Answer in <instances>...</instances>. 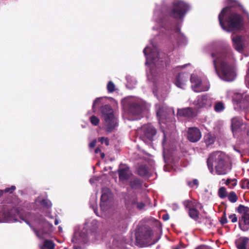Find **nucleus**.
I'll use <instances>...</instances> for the list:
<instances>
[{"label": "nucleus", "mask_w": 249, "mask_h": 249, "mask_svg": "<svg viewBox=\"0 0 249 249\" xmlns=\"http://www.w3.org/2000/svg\"><path fill=\"white\" fill-rule=\"evenodd\" d=\"M187 79L188 76H185L183 74H179L176 78L175 84L178 88H183Z\"/></svg>", "instance_id": "nucleus-19"}, {"label": "nucleus", "mask_w": 249, "mask_h": 249, "mask_svg": "<svg viewBox=\"0 0 249 249\" xmlns=\"http://www.w3.org/2000/svg\"><path fill=\"white\" fill-rule=\"evenodd\" d=\"M99 152H101V149L99 148H96L95 149V153H98Z\"/></svg>", "instance_id": "nucleus-46"}, {"label": "nucleus", "mask_w": 249, "mask_h": 249, "mask_svg": "<svg viewBox=\"0 0 249 249\" xmlns=\"http://www.w3.org/2000/svg\"><path fill=\"white\" fill-rule=\"evenodd\" d=\"M103 117L105 120V125L106 130L110 132L115 128L116 125V119L113 114V111L111 107L108 105H105L101 108Z\"/></svg>", "instance_id": "nucleus-4"}, {"label": "nucleus", "mask_w": 249, "mask_h": 249, "mask_svg": "<svg viewBox=\"0 0 249 249\" xmlns=\"http://www.w3.org/2000/svg\"><path fill=\"white\" fill-rule=\"evenodd\" d=\"M224 109V106L222 102L216 103L214 105V110L216 112H220Z\"/></svg>", "instance_id": "nucleus-30"}, {"label": "nucleus", "mask_w": 249, "mask_h": 249, "mask_svg": "<svg viewBox=\"0 0 249 249\" xmlns=\"http://www.w3.org/2000/svg\"><path fill=\"white\" fill-rule=\"evenodd\" d=\"M230 9L229 7H226L224 8L222 11L220 13L218 18L220 24L222 28L223 27V20L224 19V17L227 13H228L230 12Z\"/></svg>", "instance_id": "nucleus-23"}, {"label": "nucleus", "mask_w": 249, "mask_h": 249, "mask_svg": "<svg viewBox=\"0 0 249 249\" xmlns=\"http://www.w3.org/2000/svg\"><path fill=\"white\" fill-rule=\"evenodd\" d=\"M196 249H210L206 246H201L198 247V248H197Z\"/></svg>", "instance_id": "nucleus-45"}, {"label": "nucleus", "mask_w": 249, "mask_h": 249, "mask_svg": "<svg viewBox=\"0 0 249 249\" xmlns=\"http://www.w3.org/2000/svg\"><path fill=\"white\" fill-rule=\"evenodd\" d=\"M157 114L158 117L161 118L164 114V108L160 105H156Z\"/></svg>", "instance_id": "nucleus-29"}, {"label": "nucleus", "mask_w": 249, "mask_h": 249, "mask_svg": "<svg viewBox=\"0 0 249 249\" xmlns=\"http://www.w3.org/2000/svg\"><path fill=\"white\" fill-rule=\"evenodd\" d=\"M241 16L235 13H232L229 16L227 20L228 28L230 31L239 30L242 25Z\"/></svg>", "instance_id": "nucleus-7"}, {"label": "nucleus", "mask_w": 249, "mask_h": 249, "mask_svg": "<svg viewBox=\"0 0 249 249\" xmlns=\"http://www.w3.org/2000/svg\"><path fill=\"white\" fill-rule=\"evenodd\" d=\"M182 246L181 245L173 247V249H181Z\"/></svg>", "instance_id": "nucleus-44"}, {"label": "nucleus", "mask_w": 249, "mask_h": 249, "mask_svg": "<svg viewBox=\"0 0 249 249\" xmlns=\"http://www.w3.org/2000/svg\"><path fill=\"white\" fill-rule=\"evenodd\" d=\"M125 206L128 210L132 211L135 208L139 210H142L144 207L145 204L142 202H138L136 197L132 196L126 201Z\"/></svg>", "instance_id": "nucleus-12"}, {"label": "nucleus", "mask_w": 249, "mask_h": 249, "mask_svg": "<svg viewBox=\"0 0 249 249\" xmlns=\"http://www.w3.org/2000/svg\"><path fill=\"white\" fill-rule=\"evenodd\" d=\"M235 244L238 249H249V238L240 237L236 240Z\"/></svg>", "instance_id": "nucleus-17"}, {"label": "nucleus", "mask_w": 249, "mask_h": 249, "mask_svg": "<svg viewBox=\"0 0 249 249\" xmlns=\"http://www.w3.org/2000/svg\"><path fill=\"white\" fill-rule=\"evenodd\" d=\"M188 6L184 2L177 0L173 4L170 15L175 18H181L188 10Z\"/></svg>", "instance_id": "nucleus-6"}, {"label": "nucleus", "mask_w": 249, "mask_h": 249, "mask_svg": "<svg viewBox=\"0 0 249 249\" xmlns=\"http://www.w3.org/2000/svg\"><path fill=\"white\" fill-rule=\"evenodd\" d=\"M61 229H62L61 227L59 226V231H60L61 230Z\"/></svg>", "instance_id": "nucleus-54"}, {"label": "nucleus", "mask_w": 249, "mask_h": 249, "mask_svg": "<svg viewBox=\"0 0 249 249\" xmlns=\"http://www.w3.org/2000/svg\"><path fill=\"white\" fill-rule=\"evenodd\" d=\"M241 187L242 189H249V180L244 179L241 181Z\"/></svg>", "instance_id": "nucleus-31"}, {"label": "nucleus", "mask_w": 249, "mask_h": 249, "mask_svg": "<svg viewBox=\"0 0 249 249\" xmlns=\"http://www.w3.org/2000/svg\"><path fill=\"white\" fill-rule=\"evenodd\" d=\"M229 218L230 219L231 222L235 223L237 221V217L235 214H231L229 216Z\"/></svg>", "instance_id": "nucleus-35"}, {"label": "nucleus", "mask_w": 249, "mask_h": 249, "mask_svg": "<svg viewBox=\"0 0 249 249\" xmlns=\"http://www.w3.org/2000/svg\"><path fill=\"white\" fill-rule=\"evenodd\" d=\"M118 172L119 180L123 182H125L132 177V174L129 167L125 165H120Z\"/></svg>", "instance_id": "nucleus-11"}, {"label": "nucleus", "mask_w": 249, "mask_h": 249, "mask_svg": "<svg viewBox=\"0 0 249 249\" xmlns=\"http://www.w3.org/2000/svg\"><path fill=\"white\" fill-rule=\"evenodd\" d=\"M237 212L241 214L239 219V228L243 231L249 230V208L240 205L237 208Z\"/></svg>", "instance_id": "nucleus-5"}, {"label": "nucleus", "mask_w": 249, "mask_h": 249, "mask_svg": "<svg viewBox=\"0 0 249 249\" xmlns=\"http://www.w3.org/2000/svg\"><path fill=\"white\" fill-rule=\"evenodd\" d=\"M199 87H208V90H209V88H210V84L207 81H201V84H199V85H198Z\"/></svg>", "instance_id": "nucleus-36"}, {"label": "nucleus", "mask_w": 249, "mask_h": 249, "mask_svg": "<svg viewBox=\"0 0 249 249\" xmlns=\"http://www.w3.org/2000/svg\"><path fill=\"white\" fill-rule=\"evenodd\" d=\"M208 102V96L206 95H203L198 97L197 100L194 102V104L197 106V107H201L206 105Z\"/></svg>", "instance_id": "nucleus-20"}, {"label": "nucleus", "mask_w": 249, "mask_h": 249, "mask_svg": "<svg viewBox=\"0 0 249 249\" xmlns=\"http://www.w3.org/2000/svg\"><path fill=\"white\" fill-rule=\"evenodd\" d=\"M102 193L101 198L102 201L106 202L112 197V193L108 188H104L102 190Z\"/></svg>", "instance_id": "nucleus-21"}, {"label": "nucleus", "mask_w": 249, "mask_h": 249, "mask_svg": "<svg viewBox=\"0 0 249 249\" xmlns=\"http://www.w3.org/2000/svg\"><path fill=\"white\" fill-rule=\"evenodd\" d=\"M220 222L222 225L225 224L228 222V220L226 217V214L225 212L223 213V215L221 218Z\"/></svg>", "instance_id": "nucleus-38"}, {"label": "nucleus", "mask_w": 249, "mask_h": 249, "mask_svg": "<svg viewBox=\"0 0 249 249\" xmlns=\"http://www.w3.org/2000/svg\"><path fill=\"white\" fill-rule=\"evenodd\" d=\"M40 203L41 206L47 209H49L52 206L51 202L47 199H43L40 201Z\"/></svg>", "instance_id": "nucleus-27"}, {"label": "nucleus", "mask_w": 249, "mask_h": 249, "mask_svg": "<svg viewBox=\"0 0 249 249\" xmlns=\"http://www.w3.org/2000/svg\"><path fill=\"white\" fill-rule=\"evenodd\" d=\"M146 48L144 49V50H143V53L145 54V52H146Z\"/></svg>", "instance_id": "nucleus-52"}, {"label": "nucleus", "mask_w": 249, "mask_h": 249, "mask_svg": "<svg viewBox=\"0 0 249 249\" xmlns=\"http://www.w3.org/2000/svg\"><path fill=\"white\" fill-rule=\"evenodd\" d=\"M201 137L200 130L197 127L189 128L187 132V138L191 142H196L198 141Z\"/></svg>", "instance_id": "nucleus-13"}, {"label": "nucleus", "mask_w": 249, "mask_h": 249, "mask_svg": "<svg viewBox=\"0 0 249 249\" xmlns=\"http://www.w3.org/2000/svg\"><path fill=\"white\" fill-rule=\"evenodd\" d=\"M130 179L131 180L130 181L129 185L132 188H137L140 185V181L138 178L131 177Z\"/></svg>", "instance_id": "nucleus-24"}, {"label": "nucleus", "mask_w": 249, "mask_h": 249, "mask_svg": "<svg viewBox=\"0 0 249 249\" xmlns=\"http://www.w3.org/2000/svg\"><path fill=\"white\" fill-rule=\"evenodd\" d=\"M228 200L231 203H234L237 201L238 197L235 192L232 191L227 196Z\"/></svg>", "instance_id": "nucleus-26"}, {"label": "nucleus", "mask_w": 249, "mask_h": 249, "mask_svg": "<svg viewBox=\"0 0 249 249\" xmlns=\"http://www.w3.org/2000/svg\"><path fill=\"white\" fill-rule=\"evenodd\" d=\"M237 185V180L234 179V182H231L230 184V188H233Z\"/></svg>", "instance_id": "nucleus-41"}, {"label": "nucleus", "mask_w": 249, "mask_h": 249, "mask_svg": "<svg viewBox=\"0 0 249 249\" xmlns=\"http://www.w3.org/2000/svg\"><path fill=\"white\" fill-rule=\"evenodd\" d=\"M101 157L102 159L105 157V154L103 153H101Z\"/></svg>", "instance_id": "nucleus-49"}, {"label": "nucleus", "mask_w": 249, "mask_h": 249, "mask_svg": "<svg viewBox=\"0 0 249 249\" xmlns=\"http://www.w3.org/2000/svg\"><path fill=\"white\" fill-rule=\"evenodd\" d=\"M234 179H228L225 183L227 185H228L229 187L230 186V184L231 182H234Z\"/></svg>", "instance_id": "nucleus-42"}, {"label": "nucleus", "mask_w": 249, "mask_h": 249, "mask_svg": "<svg viewBox=\"0 0 249 249\" xmlns=\"http://www.w3.org/2000/svg\"><path fill=\"white\" fill-rule=\"evenodd\" d=\"M107 89L109 92H113L115 90V86L112 81H109L107 85Z\"/></svg>", "instance_id": "nucleus-32"}, {"label": "nucleus", "mask_w": 249, "mask_h": 249, "mask_svg": "<svg viewBox=\"0 0 249 249\" xmlns=\"http://www.w3.org/2000/svg\"><path fill=\"white\" fill-rule=\"evenodd\" d=\"M204 140L207 145H211L214 142V138L209 134L204 136Z\"/></svg>", "instance_id": "nucleus-25"}, {"label": "nucleus", "mask_w": 249, "mask_h": 249, "mask_svg": "<svg viewBox=\"0 0 249 249\" xmlns=\"http://www.w3.org/2000/svg\"><path fill=\"white\" fill-rule=\"evenodd\" d=\"M247 135L249 136V130L247 132Z\"/></svg>", "instance_id": "nucleus-56"}, {"label": "nucleus", "mask_w": 249, "mask_h": 249, "mask_svg": "<svg viewBox=\"0 0 249 249\" xmlns=\"http://www.w3.org/2000/svg\"><path fill=\"white\" fill-rule=\"evenodd\" d=\"M233 100L239 104L241 108L245 109L248 107L249 105V96L246 94L239 93H235L233 95Z\"/></svg>", "instance_id": "nucleus-8"}, {"label": "nucleus", "mask_w": 249, "mask_h": 249, "mask_svg": "<svg viewBox=\"0 0 249 249\" xmlns=\"http://www.w3.org/2000/svg\"><path fill=\"white\" fill-rule=\"evenodd\" d=\"M141 168H140L139 170V174L141 175H144V174H145L146 173V171L145 169H143V170H142V173L141 172Z\"/></svg>", "instance_id": "nucleus-43"}, {"label": "nucleus", "mask_w": 249, "mask_h": 249, "mask_svg": "<svg viewBox=\"0 0 249 249\" xmlns=\"http://www.w3.org/2000/svg\"><path fill=\"white\" fill-rule=\"evenodd\" d=\"M142 130L143 134L141 137L144 141L147 142L148 141H151L153 137L156 134V129L151 125H146L142 127Z\"/></svg>", "instance_id": "nucleus-10"}, {"label": "nucleus", "mask_w": 249, "mask_h": 249, "mask_svg": "<svg viewBox=\"0 0 249 249\" xmlns=\"http://www.w3.org/2000/svg\"><path fill=\"white\" fill-rule=\"evenodd\" d=\"M41 249H54V244L52 241L45 240L42 246H40Z\"/></svg>", "instance_id": "nucleus-22"}, {"label": "nucleus", "mask_w": 249, "mask_h": 249, "mask_svg": "<svg viewBox=\"0 0 249 249\" xmlns=\"http://www.w3.org/2000/svg\"><path fill=\"white\" fill-rule=\"evenodd\" d=\"M218 196L221 198H224L227 196V192L225 187H222L219 189Z\"/></svg>", "instance_id": "nucleus-28"}, {"label": "nucleus", "mask_w": 249, "mask_h": 249, "mask_svg": "<svg viewBox=\"0 0 249 249\" xmlns=\"http://www.w3.org/2000/svg\"><path fill=\"white\" fill-rule=\"evenodd\" d=\"M97 143V141L96 139L93 140L89 144V147L90 148L94 147Z\"/></svg>", "instance_id": "nucleus-40"}, {"label": "nucleus", "mask_w": 249, "mask_h": 249, "mask_svg": "<svg viewBox=\"0 0 249 249\" xmlns=\"http://www.w3.org/2000/svg\"><path fill=\"white\" fill-rule=\"evenodd\" d=\"M188 185H189L190 187H193L194 185L197 186L198 184V180L196 179H195L193 181V183L191 182H188Z\"/></svg>", "instance_id": "nucleus-39"}, {"label": "nucleus", "mask_w": 249, "mask_h": 249, "mask_svg": "<svg viewBox=\"0 0 249 249\" xmlns=\"http://www.w3.org/2000/svg\"><path fill=\"white\" fill-rule=\"evenodd\" d=\"M152 235V231L150 229H145L141 233L137 235L136 240L142 244L150 245L152 244L150 243ZM154 243H152V244Z\"/></svg>", "instance_id": "nucleus-9"}, {"label": "nucleus", "mask_w": 249, "mask_h": 249, "mask_svg": "<svg viewBox=\"0 0 249 249\" xmlns=\"http://www.w3.org/2000/svg\"><path fill=\"white\" fill-rule=\"evenodd\" d=\"M96 102V101H95L94 102V104H93V107L94 106V105H95V104Z\"/></svg>", "instance_id": "nucleus-55"}, {"label": "nucleus", "mask_w": 249, "mask_h": 249, "mask_svg": "<svg viewBox=\"0 0 249 249\" xmlns=\"http://www.w3.org/2000/svg\"><path fill=\"white\" fill-rule=\"evenodd\" d=\"M90 121L94 125H97L99 123V119L95 116H92L90 117Z\"/></svg>", "instance_id": "nucleus-33"}, {"label": "nucleus", "mask_w": 249, "mask_h": 249, "mask_svg": "<svg viewBox=\"0 0 249 249\" xmlns=\"http://www.w3.org/2000/svg\"><path fill=\"white\" fill-rule=\"evenodd\" d=\"M3 191L2 190H0V197L2 196V195H3Z\"/></svg>", "instance_id": "nucleus-50"}, {"label": "nucleus", "mask_w": 249, "mask_h": 249, "mask_svg": "<svg viewBox=\"0 0 249 249\" xmlns=\"http://www.w3.org/2000/svg\"><path fill=\"white\" fill-rule=\"evenodd\" d=\"M16 189V187L15 186H12L10 188H6L4 191H3V192H5V193H12Z\"/></svg>", "instance_id": "nucleus-37"}, {"label": "nucleus", "mask_w": 249, "mask_h": 249, "mask_svg": "<svg viewBox=\"0 0 249 249\" xmlns=\"http://www.w3.org/2000/svg\"><path fill=\"white\" fill-rule=\"evenodd\" d=\"M207 165L212 173L213 172L214 166L217 175H225L231 169L229 157L220 151L214 152L210 155Z\"/></svg>", "instance_id": "nucleus-1"}, {"label": "nucleus", "mask_w": 249, "mask_h": 249, "mask_svg": "<svg viewBox=\"0 0 249 249\" xmlns=\"http://www.w3.org/2000/svg\"><path fill=\"white\" fill-rule=\"evenodd\" d=\"M183 205L191 218L196 221L199 219V210L203 208L201 203L195 199H187L183 202Z\"/></svg>", "instance_id": "nucleus-3"}, {"label": "nucleus", "mask_w": 249, "mask_h": 249, "mask_svg": "<svg viewBox=\"0 0 249 249\" xmlns=\"http://www.w3.org/2000/svg\"><path fill=\"white\" fill-rule=\"evenodd\" d=\"M163 219L164 220H166L168 219V216H166L165 215H163Z\"/></svg>", "instance_id": "nucleus-47"}, {"label": "nucleus", "mask_w": 249, "mask_h": 249, "mask_svg": "<svg viewBox=\"0 0 249 249\" xmlns=\"http://www.w3.org/2000/svg\"><path fill=\"white\" fill-rule=\"evenodd\" d=\"M22 220L24 221L27 224H28L29 225H30V223L27 221L26 220H25L23 218H22Z\"/></svg>", "instance_id": "nucleus-48"}, {"label": "nucleus", "mask_w": 249, "mask_h": 249, "mask_svg": "<svg viewBox=\"0 0 249 249\" xmlns=\"http://www.w3.org/2000/svg\"><path fill=\"white\" fill-rule=\"evenodd\" d=\"M98 140L102 144L105 143L106 145H109V140L107 138L100 137L98 138Z\"/></svg>", "instance_id": "nucleus-34"}, {"label": "nucleus", "mask_w": 249, "mask_h": 249, "mask_svg": "<svg viewBox=\"0 0 249 249\" xmlns=\"http://www.w3.org/2000/svg\"><path fill=\"white\" fill-rule=\"evenodd\" d=\"M233 45L236 50L241 52L243 50V39L240 36H232Z\"/></svg>", "instance_id": "nucleus-18"}, {"label": "nucleus", "mask_w": 249, "mask_h": 249, "mask_svg": "<svg viewBox=\"0 0 249 249\" xmlns=\"http://www.w3.org/2000/svg\"><path fill=\"white\" fill-rule=\"evenodd\" d=\"M190 81L192 83V88L195 92H203L208 90V87H200L198 85L201 84V80L195 75H192L190 78Z\"/></svg>", "instance_id": "nucleus-14"}, {"label": "nucleus", "mask_w": 249, "mask_h": 249, "mask_svg": "<svg viewBox=\"0 0 249 249\" xmlns=\"http://www.w3.org/2000/svg\"><path fill=\"white\" fill-rule=\"evenodd\" d=\"M230 2H235V1L234 0H230Z\"/></svg>", "instance_id": "nucleus-53"}, {"label": "nucleus", "mask_w": 249, "mask_h": 249, "mask_svg": "<svg viewBox=\"0 0 249 249\" xmlns=\"http://www.w3.org/2000/svg\"><path fill=\"white\" fill-rule=\"evenodd\" d=\"M243 125L242 119L234 117L231 119V129L233 134L241 131V127Z\"/></svg>", "instance_id": "nucleus-15"}, {"label": "nucleus", "mask_w": 249, "mask_h": 249, "mask_svg": "<svg viewBox=\"0 0 249 249\" xmlns=\"http://www.w3.org/2000/svg\"><path fill=\"white\" fill-rule=\"evenodd\" d=\"M197 111L191 107H187L178 110V114L180 116L194 117L196 115Z\"/></svg>", "instance_id": "nucleus-16"}, {"label": "nucleus", "mask_w": 249, "mask_h": 249, "mask_svg": "<svg viewBox=\"0 0 249 249\" xmlns=\"http://www.w3.org/2000/svg\"><path fill=\"white\" fill-rule=\"evenodd\" d=\"M58 222L57 220L55 219V221H54V224H55V225H57V224H58Z\"/></svg>", "instance_id": "nucleus-51"}, {"label": "nucleus", "mask_w": 249, "mask_h": 249, "mask_svg": "<svg viewBox=\"0 0 249 249\" xmlns=\"http://www.w3.org/2000/svg\"><path fill=\"white\" fill-rule=\"evenodd\" d=\"M212 57L215 58L213 63L217 74L226 81L232 80L234 72L227 64L223 56L221 54L213 53Z\"/></svg>", "instance_id": "nucleus-2"}]
</instances>
